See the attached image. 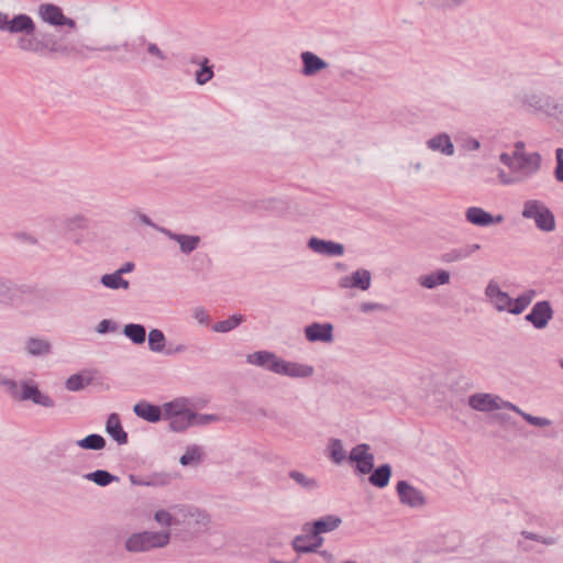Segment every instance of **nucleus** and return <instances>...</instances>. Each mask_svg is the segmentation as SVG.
<instances>
[{"label": "nucleus", "mask_w": 563, "mask_h": 563, "mask_svg": "<svg viewBox=\"0 0 563 563\" xmlns=\"http://www.w3.org/2000/svg\"><path fill=\"white\" fill-rule=\"evenodd\" d=\"M246 363L291 378H308L314 373L312 365L287 361L268 350H260L247 354Z\"/></svg>", "instance_id": "nucleus-1"}, {"label": "nucleus", "mask_w": 563, "mask_h": 563, "mask_svg": "<svg viewBox=\"0 0 563 563\" xmlns=\"http://www.w3.org/2000/svg\"><path fill=\"white\" fill-rule=\"evenodd\" d=\"M0 386H4L12 398L18 401H32L34 405L45 408L55 406L54 399L48 394L43 393L33 379H22L18 384L15 379L0 374Z\"/></svg>", "instance_id": "nucleus-2"}, {"label": "nucleus", "mask_w": 563, "mask_h": 563, "mask_svg": "<svg viewBox=\"0 0 563 563\" xmlns=\"http://www.w3.org/2000/svg\"><path fill=\"white\" fill-rule=\"evenodd\" d=\"M170 531H148L143 530L133 532L124 541V549L130 553L148 552L155 549H162L170 542Z\"/></svg>", "instance_id": "nucleus-3"}, {"label": "nucleus", "mask_w": 563, "mask_h": 563, "mask_svg": "<svg viewBox=\"0 0 563 563\" xmlns=\"http://www.w3.org/2000/svg\"><path fill=\"white\" fill-rule=\"evenodd\" d=\"M165 419L168 421V431L184 433L191 427L190 400L187 397H177L166 402Z\"/></svg>", "instance_id": "nucleus-4"}, {"label": "nucleus", "mask_w": 563, "mask_h": 563, "mask_svg": "<svg viewBox=\"0 0 563 563\" xmlns=\"http://www.w3.org/2000/svg\"><path fill=\"white\" fill-rule=\"evenodd\" d=\"M521 214L525 219L534 220L536 227L540 231L552 232L555 230L554 213L540 200L525 201Z\"/></svg>", "instance_id": "nucleus-5"}, {"label": "nucleus", "mask_w": 563, "mask_h": 563, "mask_svg": "<svg viewBox=\"0 0 563 563\" xmlns=\"http://www.w3.org/2000/svg\"><path fill=\"white\" fill-rule=\"evenodd\" d=\"M57 36L51 32H43L35 27L33 34L20 36L16 45L25 52L36 53L40 56L51 57V51L57 42Z\"/></svg>", "instance_id": "nucleus-6"}, {"label": "nucleus", "mask_w": 563, "mask_h": 563, "mask_svg": "<svg viewBox=\"0 0 563 563\" xmlns=\"http://www.w3.org/2000/svg\"><path fill=\"white\" fill-rule=\"evenodd\" d=\"M346 463L352 467L355 475L364 476L374 470L375 456L368 444L360 443L351 449Z\"/></svg>", "instance_id": "nucleus-7"}, {"label": "nucleus", "mask_w": 563, "mask_h": 563, "mask_svg": "<svg viewBox=\"0 0 563 563\" xmlns=\"http://www.w3.org/2000/svg\"><path fill=\"white\" fill-rule=\"evenodd\" d=\"M34 31L35 22L29 14L18 13L10 16L8 13L0 11V32L29 37Z\"/></svg>", "instance_id": "nucleus-8"}, {"label": "nucleus", "mask_w": 563, "mask_h": 563, "mask_svg": "<svg viewBox=\"0 0 563 563\" xmlns=\"http://www.w3.org/2000/svg\"><path fill=\"white\" fill-rule=\"evenodd\" d=\"M554 310L549 300L537 301L531 310L525 316V320L537 330H543L553 319Z\"/></svg>", "instance_id": "nucleus-9"}, {"label": "nucleus", "mask_w": 563, "mask_h": 563, "mask_svg": "<svg viewBox=\"0 0 563 563\" xmlns=\"http://www.w3.org/2000/svg\"><path fill=\"white\" fill-rule=\"evenodd\" d=\"M396 493L399 501L410 508H420L427 504V499L422 492L411 485L408 481H398L396 484Z\"/></svg>", "instance_id": "nucleus-10"}, {"label": "nucleus", "mask_w": 563, "mask_h": 563, "mask_svg": "<svg viewBox=\"0 0 563 563\" xmlns=\"http://www.w3.org/2000/svg\"><path fill=\"white\" fill-rule=\"evenodd\" d=\"M166 402L157 405L148 400L142 399L133 406L134 415L150 423H158L165 419Z\"/></svg>", "instance_id": "nucleus-11"}, {"label": "nucleus", "mask_w": 563, "mask_h": 563, "mask_svg": "<svg viewBox=\"0 0 563 563\" xmlns=\"http://www.w3.org/2000/svg\"><path fill=\"white\" fill-rule=\"evenodd\" d=\"M303 333L310 343H332L334 341V325L331 322L313 321L303 328Z\"/></svg>", "instance_id": "nucleus-12"}, {"label": "nucleus", "mask_w": 563, "mask_h": 563, "mask_svg": "<svg viewBox=\"0 0 563 563\" xmlns=\"http://www.w3.org/2000/svg\"><path fill=\"white\" fill-rule=\"evenodd\" d=\"M307 247L313 253L328 257H339L344 255L345 252L344 244L318 236H310L307 241Z\"/></svg>", "instance_id": "nucleus-13"}, {"label": "nucleus", "mask_w": 563, "mask_h": 563, "mask_svg": "<svg viewBox=\"0 0 563 563\" xmlns=\"http://www.w3.org/2000/svg\"><path fill=\"white\" fill-rule=\"evenodd\" d=\"M372 285V273L366 268H357L350 275L343 276L339 280V287L345 289H357L366 291Z\"/></svg>", "instance_id": "nucleus-14"}, {"label": "nucleus", "mask_w": 563, "mask_h": 563, "mask_svg": "<svg viewBox=\"0 0 563 563\" xmlns=\"http://www.w3.org/2000/svg\"><path fill=\"white\" fill-rule=\"evenodd\" d=\"M306 534H298L291 541L294 551L298 554L317 553L323 544V537L305 531Z\"/></svg>", "instance_id": "nucleus-15"}, {"label": "nucleus", "mask_w": 563, "mask_h": 563, "mask_svg": "<svg viewBox=\"0 0 563 563\" xmlns=\"http://www.w3.org/2000/svg\"><path fill=\"white\" fill-rule=\"evenodd\" d=\"M465 219L473 225L487 228L501 223L504 221V216H495L481 207H468L465 211Z\"/></svg>", "instance_id": "nucleus-16"}, {"label": "nucleus", "mask_w": 563, "mask_h": 563, "mask_svg": "<svg viewBox=\"0 0 563 563\" xmlns=\"http://www.w3.org/2000/svg\"><path fill=\"white\" fill-rule=\"evenodd\" d=\"M515 158L517 170L523 172L527 177L534 175L541 168L542 157L538 152L515 151Z\"/></svg>", "instance_id": "nucleus-17"}, {"label": "nucleus", "mask_w": 563, "mask_h": 563, "mask_svg": "<svg viewBox=\"0 0 563 563\" xmlns=\"http://www.w3.org/2000/svg\"><path fill=\"white\" fill-rule=\"evenodd\" d=\"M342 523L341 517L336 515H325L306 522L302 526V531H310L314 534L321 536L322 533H329L340 527Z\"/></svg>", "instance_id": "nucleus-18"}, {"label": "nucleus", "mask_w": 563, "mask_h": 563, "mask_svg": "<svg viewBox=\"0 0 563 563\" xmlns=\"http://www.w3.org/2000/svg\"><path fill=\"white\" fill-rule=\"evenodd\" d=\"M301 69L300 73L305 77L317 76L329 67V63L310 51H303L300 54Z\"/></svg>", "instance_id": "nucleus-19"}, {"label": "nucleus", "mask_w": 563, "mask_h": 563, "mask_svg": "<svg viewBox=\"0 0 563 563\" xmlns=\"http://www.w3.org/2000/svg\"><path fill=\"white\" fill-rule=\"evenodd\" d=\"M501 398L496 395L477 393L468 397V405L472 409L482 412H492L501 408Z\"/></svg>", "instance_id": "nucleus-20"}, {"label": "nucleus", "mask_w": 563, "mask_h": 563, "mask_svg": "<svg viewBox=\"0 0 563 563\" xmlns=\"http://www.w3.org/2000/svg\"><path fill=\"white\" fill-rule=\"evenodd\" d=\"M159 232L166 235L169 240L177 242L179 244L180 252L186 255L192 253L201 242V238L196 234L178 233L169 229H159Z\"/></svg>", "instance_id": "nucleus-21"}, {"label": "nucleus", "mask_w": 563, "mask_h": 563, "mask_svg": "<svg viewBox=\"0 0 563 563\" xmlns=\"http://www.w3.org/2000/svg\"><path fill=\"white\" fill-rule=\"evenodd\" d=\"M107 434L117 442L118 445H125L129 443V434L124 430L121 417L117 412H111L106 421Z\"/></svg>", "instance_id": "nucleus-22"}, {"label": "nucleus", "mask_w": 563, "mask_h": 563, "mask_svg": "<svg viewBox=\"0 0 563 563\" xmlns=\"http://www.w3.org/2000/svg\"><path fill=\"white\" fill-rule=\"evenodd\" d=\"M481 244L473 243L466 244L461 247L451 249L450 251L442 253L440 256V261L442 263H453L465 260L470 257L473 253L481 250Z\"/></svg>", "instance_id": "nucleus-23"}, {"label": "nucleus", "mask_w": 563, "mask_h": 563, "mask_svg": "<svg viewBox=\"0 0 563 563\" xmlns=\"http://www.w3.org/2000/svg\"><path fill=\"white\" fill-rule=\"evenodd\" d=\"M450 272L445 269H437L419 277V284L423 288L434 289L439 286L446 285L450 283Z\"/></svg>", "instance_id": "nucleus-24"}, {"label": "nucleus", "mask_w": 563, "mask_h": 563, "mask_svg": "<svg viewBox=\"0 0 563 563\" xmlns=\"http://www.w3.org/2000/svg\"><path fill=\"white\" fill-rule=\"evenodd\" d=\"M427 146L435 152H440L446 156H451L455 152V147L451 137L446 133H439L427 141Z\"/></svg>", "instance_id": "nucleus-25"}, {"label": "nucleus", "mask_w": 563, "mask_h": 563, "mask_svg": "<svg viewBox=\"0 0 563 563\" xmlns=\"http://www.w3.org/2000/svg\"><path fill=\"white\" fill-rule=\"evenodd\" d=\"M38 14L45 23L58 27L60 18L63 16V10L57 4L43 3L38 8Z\"/></svg>", "instance_id": "nucleus-26"}, {"label": "nucleus", "mask_w": 563, "mask_h": 563, "mask_svg": "<svg viewBox=\"0 0 563 563\" xmlns=\"http://www.w3.org/2000/svg\"><path fill=\"white\" fill-rule=\"evenodd\" d=\"M536 296L537 291L534 289H528L517 298L510 297V305L507 312L515 316L522 313Z\"/></svg>", "instance_id": "nucleus-27"}, {"label": "nucleus", "mask_w": 563, "mask_h": 563, "mask_svg": "<svg viewBox=\"0 0 563 563\" xmlns=\"http://www.w3.org/2000/svg\"><path fill=\"white\" fill-rule=\"evenodd\" d=\"M122 333L134 345H143L146 341V328L142 323L130 322L124 324Z\"/></svg>", "instance_id": "nucleus-28"}, {"label": "nucleus", "mask_w": 563, "mask_h": 563, "mask_svg": "<svg viewBox=\"0 0 563 563\" xmlns=\"http://www.w3.org/2000/svg\"><path fill=\"white\" fill-rule=\"evenodd\" d=\"M82 477L100 487H107L112 483H118L120 481L119 476L103 468H98L96 471L86 473L82 475Z\"/></svg>", "instance_id": "nucleus-29"}, {"label": "nucleus", "mask_w": 563, "mask_h": 563, "mask_svg": "<svg viewBox=\"0 0 563 563\" xmlns=\"http://www.w3.org/2000/svg\"><path fill=\"white\" fill-rule=\"evenodd\" d=\"M327 456L335 465H341L347 461L349 454H346L342 441L340 439L332 438L329 440L327 446Z\"/></svg>", "instance_id": "nucleus-30"}, {"label": "nucleus", "mask_w": 563, "mask_h": 563, "mask_svg": "<svg viewBox=\"0 0 563 563\" xmlns=\"http://www.w3.org/2000/svg\"><path fill=\"white\" fill-rule=\"evenodd\" d=\"M25 349L31 356H44L52 353V343L41 338H29Z\"/></svg>", "instance_id": "nucleus-31"}, {"label": "nucleus", "mask_w": 563, "mask_h": 563, "mask_svg": "<svg viewBox=\"0 0 563 563\" xmlns=\"http://www.w3.org/2000/svg\"><path fill=\"white\" fill-rule=\"evenodd\" d=\"M74 443L86 451H101L107 446L106 439L99 433H90Z\"/></svg>", "instance_id": "nucleus-32"}, {"label": "nucleus", "mask_w": 563, "mask_h": 563, "mask_svg": "<svg viewBox=\"0 0 563 563\" xmlns=\"http://www.w3.org/2000/svg\"><path fill=\"white\" fill-rule=\"evenodd\" d=\"M246 320V317L241 313H233L229 316L225 320L218 321L214 324L211 325L212 331L218 333H228L238 327H240L244 321Z\"/></svg>", "instance_id": "nucleus-33"}, {"label": "nucleus", "mask_w": 563, "mask_h": 563, "mask_svg": "<svg viewBox=\"0 0 563 563\" xmlns=\"http://www.w3.org/2000/svg\"><path fill=\"white\" fill-rule=\"evenodd\" d=\"M92 382V376L87 372H78L70 375L66 382L65 387L70 391H80Z\"/></svg>", "instance_id": "nucleus-34"}, {"label": "nucleus", "mask_w": 563, "mask_h": 563, "mask_svg": "<svg viewBox=\"0 0 563 563\" xmlns=\"http://www.w3.org/2000/svg\"><path fill=\"white\" fill-rule=\"evenodd\" d=\"M100 283L106 288L118 290V289H128L130 287V282L118 272L103 274L100 278Z\"/></svg>", "instance_id": "nucleus-35"}, {"label": "nucleus", "mask_w": 563, "mask_h": 563, "mask_svg": "<svg viewBox=\"0 0 563 563\" xmlns=\"http://www.w3.org/2000/svg\"><path fill=\"white\" fill-rule=\"evenodd\" d=\"M148 349L154 353H164L168 343L161 329L153 328L148 332Z\"/></svg>", "instance_id": "nucleus-36"}, {"label": "nucleus", "mask_w": 563, "mask_h": 563, "mask_svg": "<svg viewBox=\"0 0 563 563\" xmlns=\"http://www.w3.org/2000/svg\"><path fill=\"white\" fill-rule=\"evenodd\" d=\"M203 451L197 444L188 445L185 453L179 457V463L183 466L197 465L202 461Z\"/></svg>", "instance_id": "nucleus-37"}, {"label": "nucleus", "mask_w": 563, "mask_h": 563, "mask_svg": "<svg viewBox=\"0 0 563 563\" xmlns=\"http://www.w3.org/2000/svg\"><path fill=\"white\" fill-rule=\"evenodd\" d=\"M289 478H291L298 486L307 492H313L319 488V483L313 477L306 476L302 472L297 470H290L288 472Z\"/></svg>", "instance_id": "nucleus-38"}, {"label": "nucleus", "mask_w": 563, "mask_h": 563, "mask_svg": "<svg viewBox=\"0 0 563 563\" xmlns=\"http://www.w3.org/2000/svg\"><path fill=\"white\" fill-rule=\"evenodd\" d=\"M13 280L5 277H0V303L5 307H14L16 300L15 295L12 291Z\"/></svg>", "instance_id": "nucleus-39"}, {"label": "nucleus", "mask_w": 563, "mask_h": 563, "mask_svg": "<svg viewBox=\"0 0 563 563\" xmlns=\"http://www.w3.org/2000/svg\"><path fill=\"white\" fill-rule=\"evenodd\" d=\"M368 475V482L374 487H387V462L379 464L377 467L374 466V470Z\"/></svg>", "instance_id": "nucleus-40"}, {"label": "nucleus", "mask_w": 563, "mask_h": 563, "mask_svg": "<svg viewBox=\"0 0 563 563\" xmlns=\"http://www.w3.org/2000/svg\"><path fill=\"white\" fill-rule=\"evenodd\" d=\"M214 66L210 63L209 58L202 60V65L195 73V80L198 85L202 86L209 82L214 77Z\"/></svg>", "instance_id": "nucleus-41"}, {"label": "nucleus", "mask_w": 563, "mask_h": 563, "mask_svg": "<svg viewBox=\"0 0 563 563\" xmlns=\"http://www.w3.org/2000/svg\"><path fill=\"white\" fill-rule=\"evenodd\" d=\"M191 427H203L220 421V416L216 413H201L190 408Z\"/></svg>", "instance_id": "nucleus-42"}, {"label": "nucleus", "mask_w": 563, "mask_h": 563, "mask_svg": "<svg viewBox=\"0 0 563 563\" xmlns=\"http://www.w3.org/2000/svg\"><path fill=\"white\" fill-rule=\"evenodd\" d=\"M12 291L16 297V300L14 301V307H19V306L23 305V302H24L23 296L33 294L34 288L26 284L18 285L13 282Z\"/></svg>", "instance_id": "nucleus-43"}, {"label": "nucleus", "mask_w": 563, "mask_h": 563, "mask_svg": "<svg viewBox=\"0 0 563 563\" xmlns=\"http://www.w3.org/2000/svg\"><path fill=\"white\" fill-rule=\"evenodd\" d=\"M88 51H100V52H118L120 48H123L125 52H134L136 48V45L134 43H130L125 41L121 45H104L101 47H92V46H86Z\"/></svg>", "instance_id": "nucleus-44"}, {"label": "nucleus", "mask_w": 563, "mask_h": 563, "mask_svg": "<svg viewBox=\"0 0 563 563\" xmlns=\"http://www.w3.org/2000/svg\"><path fill=\"white\" fill-rule=\"evenodd\" d=\"M79 53L76 46L71 44H63L59 40H57L53 49L51 51V56L54 54H60L63 56H75Z\"/></svg>", "instance_id": "nucleus-45"}, {"label": "nucleus", "mask_w": 563, "mask_h": 563, "mask_svg": "<svg viewBox=\"0 0 563 563\" xmlns=\"http://www.w3.org/2000/svg\"><path fill=\"white\" fill-rule=\"evenodd\" d=\"M119 330V323L112 319H102L96 327L98 334L114 333Z\"/></svg>", "instance_id": "nucleus-46"}, {"label": "nucleus", "mask_w": 563, "mask_h": 563, "mask_svg": "<svg viewBox=\"0 0 563 563\" xmlns=\"http://www.w3.org/2000/svg\"><path fill=\"white\" fill-rule=\"evenodd\" d=\"M520 534L526 539V540H531V541H537V542H540L542 544H545V545H553L558 542V539L554 538V537H542L538 533H534V532H531V531H527V530H523L520 532Z\"/></svg>", "instance_id": "nucleus-47"}, {"label": "nucleus", "mask_w": 563, "mask_h": 563, "mask_svg": "<svg viewBox=\"0 0 563 563\" xmlns=\"http://www.w3.org/2000/svg\"><path fill=\"white\" fill-rule=\"evenodd\" d=\"M154 520L163 527H172L174 517L166 509H158L154 512Z\"/></svg>", "instance_id": "nucleus-48"}, {"label": "nucleus", "mask_w": 563, "mask_h": 563, "mask_svg": "<svg viewBox=\"0 0 563 563\" xmlns=\"http://www.w3.org/2000/svg\"><path fill=\"white\" fill-rule=\"evenodd\" d=\"M498 311H508L510 305V295L507 291H501L492 301Z\"/></svg>", "instance_id": "nucleus-49"}, {"label": "nucleus", "mask_w": 563, "mask_h": 563, "mask_svg": "<svg viewBox=\"0 0 563 563\" xmlns=\"http://www.w3.org/2000/svg\"><path fill=\"white\" fill-rule=\"evenodd\" d=\"M522 418L527 423L533 427H548L552 423L548 418L532 416L527 412L522 413Z\"/></svg>", "instance_id": "nucleus-50"}, {"label": "nucleus", "mask_w": 563, "mask_h": 563, "mask_svg": "<svg viewBox=\"0 0 563 563\" xmlns=\"http://www.w3.org/2000/svg\"><path fill=\"white\" fill-rule=\"evenodd\" d=\"M87 222H88L87 218H85L81 214H77V216L68 218L66 220V227L69 230L85 229V228H87Z\"/></svg>", "instance_id": "nucleus-51"}, {"label": "nucleus", "mask_w": 563, "mask_h": 563, "mask_svg": "<svg viewBox=\"0 0 563 563\" xmlns=\"http://www.w3.org/2000/svg\"><path fill=\"white\" fill-rule=\"evenodd\" d=\"M194 318L202 325H211V317L203 308H196L194 311Z\"/></svg>", "instance_id": "nucleus-52"}, {"label": "nucleus", "mask_w": 563, "mask_h": 563, "mask_svg": "<svg viewBox=\"0 0 563 563\" xmlns=\"http://www.w3.org/2000/svg\"><path fill=\"white\" fill-rule=\"evenodd\" d=\"M499 161L507 166L510 170H517L516 168V158H515V151L512 154H508L506 152H503L499 155Z\"/></svg>", "instance_id": "nucleus-53"}, {"label": "nucleus", "mask_w": 563, "mask_h": 563, "mask_svg": "<svg viewBox=\"0 0 563 563\" xmlns=\"http://www.w3.org/2000/svg\"><path fill=\"white\" fill-rule=\"evenodd\" d=\"M387 306L378 302H363L360 306V311L364 313H368L374 310H386Z\"/></svg>", "instance_id": "nucleus-54"}, {"label": "nucleus", "mask_w": 563, "mask_h": 563, "mask_svg": "<svg viewBox=\"0 0 563 563\" xmlns=\"http://www.w3.org/2000/svg\"><path fill=\"white\" fill-rule=\"evenodd\" d=\"M525 102L529 106L534 108L536 110H542L544 108V103L541 97L537 95L528 96L525 100Z\"/></svg>", "instance_id": "nucleus-55"}, {"label": "nucleus", "mask_w": 563, "mask_h": 563, "mask_svg": "<svg viewBox=\"0 0 563 563\" xmlns=\"http://www.w3.org/2000/svg\"><path fill=\"white\" fill-rule=\"evenodd\" d=\"M146 49L150 55L155 56L161 60H165L167 58L166 54L155 43H148Z\"/></svg>", "instance_id": "nucleus-56"}, {"label": "nucleus", "mask_w": 563, "mask_h": 563, "mask_svg": "<svg viewBox=\"0 0 563 563\" xmlns=\"http://www.w3.org/2000/svg\"><path fill=\"white\" fill-rule=\"evenodd\" d=\"M187 350H188V346L185 345V344L174 345L172 342H169L164 353L166 355L170 356V355H175V354H178V353H183V352H185Z\"/></svg>", "instance_id": "nucleus-57"}, {"label": "nucleus", "mask_w": 563, "mask_h": 563, "mask_svg": "<svg viewBox=\"0 0 563 563\" xmlns=\"http://www.w3.org/2000/svg\"><path fill=\"white\" fill-rule=\"evenodd\" d=\"M498 179L503 185H512L518 183L520 179L510 176L508 173H506L504 169H499L498 172Z\"/></svg>", "instance_id": "nucleus-58"}, {"label": "nucleus", "mask_w": 563, "mask_h": 563, "mask_svg": "<svg viewBox=\"0 0 563 563\" xmlns=\"http://www.w3.org/2000/svg\"><path fill=\"white\" fill-rule=\"evenodd\" d=\"M503 290L500 289V287L494 283V282H490L486 289H485V294L487 297L490 298V300L493 301L495 299V297L500 294Z\"/></svg>", "instance_id": "nucleus-59"}, {"label": "nucleus", "mask_w": 563, "mask_h": 563, "mask_svg": "<svg viewBox=\"0 0 563 563\" xmlns=\"http://www.w3.org/2000/svg\"><path fill=\"white\" fill-rule=\"evenodd\" d=\"M139 220L144 225L151 227L159 232V229H165L164 227L157 225L147 214L139 212L137 213Z\"/></svg>", "instance_id": "nucleus-60"}, {"label": "nucleus", "mask_w": 563, "mask_h": 563, "mask_svg": "<svg viewBox=\"0 0 563 563\" xmlns=\"http://www.w3.org/2000/svg\"><path fill=\"white\" fill-rule=\"evenodd\" d=\"M526 521L528 523H536L539 527L544 526V519L541 517L536 516L534 514H531L529 511H525Z\"/></svg>", "instance_id": "nucleus-61"}, {"label": "nucleus", "mask_w": 563, "mask_h": 563, "mask_svg": "<svg viewBox=\"0 0 563 563\" xmlns=\"http://www.w3.org/2000/svg\"><path fill=\"white\" fill-rule=\"evenodd\" d=\"M64 26H67V27L71 29V30H74V29H76L77 23H76V21L73 18L66 16L63 13V16L60 18L59 26L58 27H64Z\"/></svg>", "instance_id": "nucleus-62"}, {"label": "nucleus", "mask_w": 563, "mask_h": 563, "mask_svg": "<svg viewBox=\"0 0 563 563\" xmlns=\"http://www.w3.org/2000/svg\"><path fill=\"white\" fill-rule=\"evenodd\" d=\"M135 269V263L128 261L123 263L117 271L123 276L124 274L132 273Z\"/></svg>", "instance_id": "nucleus-63"}, {"label": "nucleus", "mask_w": 563, "mask_h": 563, "mask_svg": "<svg viewBox=\"0 0 563 563\" xmlns=\"http://www.w3.org/2000/svg\"><path fill=\"white\" fill-rule=\"evenodd\" d=\"M554 178L556 181L563 184V163L560 162V164H556L554 172H553Z\"/></svg>", "instance_id": "nucleus-64"}]
</instances>
